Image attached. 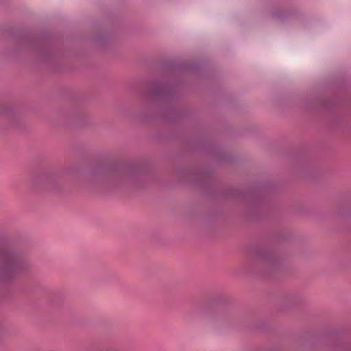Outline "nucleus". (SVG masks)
I'll list each match as a JSON object with an SVG mask.
<instances>
[{"mask_svg": "<svg viewBox=\"0 0 351 351\" xmlns=\"http://www.w3.org/2000/svg\"><path fill=\"white\" fill-rule=\"evenodd\" d=\"M21 261L15 254L10 253L5 256L3 260V269L5 272H12L19 268Z\"/></svg>", "mask_w": 351, "mask_h": 351, "instance_id": "f257e3e1", "label": "nucleus"}]
</instances>
